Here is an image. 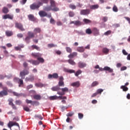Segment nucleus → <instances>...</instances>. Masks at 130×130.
I'll return each instance as SVG.
<instances>
[{
	"instance_id": "bb28decb",
	"label": "nucleus",
	"mask_w": 130,
	"mask_h": 130,
	"mask_svg": "<svg viewBox=\"0 0 130 130\" xmlns=\"http://www.w3.org/2000/svg\"><path fill=\"white\" fill-rule=\"evenodd\" d=\"M49 0H40V2H39V4L41 6H43V4H48Z\"/></svg>"
},
{
	"instance_id": "bf43d9fd",
	"label": "nucleus",
	"mask_w": 130,
	"mask_h": 130,
	"mask_svg": "<svg viewBox=\"0 0 130 130\" xmlns=\"http://www.w3.org/2000/svg\"><path fill=\"white\" fill-rule=\"evenodd\" d=\"M74 112H69L67 114V116L68 117H71L73 116V115H74Z\"/></svg>"
},
{
	"instance_id": "7ed1b4c3",
	"label": "nucleus",
	"mask_w": 130,
	"mask_h": 130,
	"mask_svg": "<svg viewBox=\"0 0 130 130\" xmlns=\"http://www.w3.org/2000/svg\"><path fill=\"white\" fill-rule=\"evenodd\" d=\"M29 75V71L27 70L24 69L22 71L20 72L19 76L21 77V79H25V76Z\"/></svg>"
},
{
	"instance_id": "4be33fe9",
	"label": "nucleus",
	"mask_w": 130,
	"mask_h": 130,
	"mask_svg": "<svg viewBox=\"0 0 130 130\" xmlns=\"http://www.w3.org/2000/svg\"><path fill=\"white\" fill-rule=\"evenodd\" d=\"M61 89L60 87L59 86H54L51 88L52 91H54L56 92H59L60 90Z\"/></svg>"
},
{
	"instance_id": "1a4fd4ad",
	"label": "nucleus",
	"mask_w": 130,
	"mask_h": 130,
	"mask_svg": "<svg viewBox=\"0 0 130 130\" xmlns=\"http://www.w3.org/2000/svg\"><path fill=\"white\" fill-rule=\"evenodd\" d=\"M91 11L90 9H83L80 11V15H83V16H87L90 14Z\"/></svg>"
},
{
	"instance_id": "ea45409f",
	"label": "nucleus",
	"mask_w": 130,
	"mask_h": 130,
	"mask_svg": "<svg viewBox=\"0 0 130 130\" xmlns=\"http://www.w3.org/2000/svg\"><path fill=\"white\" fill-rule=\"evenodd\" d=\"M8 101L9 102V105H10L11 106V105H13L14 104V103H13L14 102V100L12 98L9 99Z\"/></svg>"
},
{
	"instance_id": "20e7f679",
	"label": "nucleus",
	"mask_w": 130,
	"mask_h": 130,
	"mask_svg": "<svg viewBox=\"0 0 130 130\" xmlns=\"http://www.w3.org/2000/svg\"><path fill=\"white\" fill-rule=\"evenodd\" d=\"M14 81L19 84V87H23V85H24L23 80L19 78L15 77L14 78Z\"/></svg>"
},
{
	"instance_id": "69168bd1",
	"label": "nucleus",
	"mask_w": 130,
	"mask_h": 130,
	"mask_svg": "<svg viewBox=\"0 0 130 130\" xmlns=\"http://www.w3.org/2000/svg\"><path fill=\"white\" fill-rule=\"evenodd\" d=\"M23 109L25 111H26L27 112H29V111H30V109L28 107H24L23 108Z\"/></svg>"
},
{
	"instance_id": "2f4dec72",
	"label": "nucleus",
	"mask_w": 130,
	"mask_h": 130,
	"mask_svg": "<svg viewBox=\"0 0 130 130\" xmlns=\"http://www.w3.org/2000/svg\"><path fill=\"white\" fill-rule=\"evenodd\" d=\"M77 50L78 52H84L85 51V49L84 48V47H78Z\"/></svg>"
},
{
	"instance_id": "393cba45",
	"label": "nucleus",
	"mask_w": 130,
	"mask_h": 130,
	"mask_svg": "<svg viewBox=\"0 0 130 130\" xmlns=\"http://www.w3.org/2000/svg\"><path fill=\"white\" fill-rule=\"evenodd\" d=\"M77 55H78V53L74 52L73 53L69 54L68 55V57L69 58H74V57H75V56H77Z\"/></svg>"
},
{
	"instance_id": "4d7b16f0",
	"label": "nucleus",
	"mask_w": 130,
	"mask_h": 130,
	"mask_svg": "<svg viewBox=\"0 0 130 130\" xmlns=\"http://www.w3.org/2000/svg\"><path fill=\"white\" fill-rule=\"evenodd\" d=\"M78 117H79V119H82V118H83V117H84V114H83L82 113H78Z\"/></svg>"
},
{
	"instance_id": "c9c22d12",
	"label": "nucleus",
	"mask_w": 130,
	"mask_h": 130,
	"mask_svg": "<svg viewBox=\"0 0 130 130\" xmlns=\"http://www.w3.org/2000/svg\"><path fill=\"white\" fill-rule=\"evenodd\" d=\"M34 99L36 100H40L41 99V96L39 94H36L34 95Z\"/></svg>"
},
{
	"instance_id": "aec40b11",
	"label": "nucleus",
	"mask_w": 130,
	"mask_h": 130,
	"mask_svg": "<svg viewBox=\"0 0 130 130\" xmlns=\"http://www.w3.org/2000/svg\"><path fill=\"white\" fill-rule=\"evenodd\" d=\"M39 15L41 17H46L47 16V13L44 11H40L39 12Z\"/></svg>"
},
{
	"instance_id": "7c9ffc66",
	"label": "nucleus",
	"mask_w": 130,
	"mask_h": 130,
	"mask_svg": "<svg viewBox=\"0 0 130 130\" xmlns=\"http://www.w3.org/2000/svg\"><path fill=\"white\" fill-rule=\"evenodd\" d=\"M99 8V5L98 4L94 5H91L90 6V10H96Z\"/></svg>"
},
{
	"instance_id": "412c9836",
	"label": "nucleus",
	"mask_w": 130,
	"mask_h": 130,
	"mask_svg": "<svg viewBox=\"0 0 130 130\" xmlns=\"http://www.w3.org/2000/svg\"><path fill=\"white\" fill-rule=\"evenodd\" d=\"M64 72H65V73H68L69 74H75V70L67 68L64 69Z\"/></svg>"
},
{
	"instance_id": "473e14b6",
	"label": "nucleus",
	"mask_w": 130,
	"mask_h": 130,
	"mask_svg": "<svg viewBox=\"0 0 130 130\" xmlns=\"http://www.w3.org/2000/svg\"><path fill=\"white\" fill-rule=\"evenodd\" d=\"M32 49H36V50H38V51H40V47H38L37 45H32L31 46Z\"/></svg>"
},
{
	"instance_id": "6e6d98bb",
	"label": "nucleus",
	"mask_w": 130,
	"mask_h": 130,
	"mask_svg": "<svg viewBox=\"0 0 130 130\" xmlns=\"http://www.w3.org/2000/svg\"><path fill=\"white\" fill-rule=\"evenodd\" d=\"M50 23L53 25H54L55 24V20L53 18H51Z\"/></svg>"
},
{
	"instance_id": "72a5a7b5",
	"label": "nucleus",
	"mask_w": 130,
	"mask_h": 130,
	"mask_svg": "<svg viewBox=\"0 0 130 130\" xmlns=\"http://www.w3.org/2000/svg\"><path fill=\"white\" fill-rule=\"evenodd\" d=\"M120 89H122L124 92H126V91H128V88L124 85L121 86Z\"/></svg>"
},
{
	"instance_id": "8fccbe9b",
	"label": "nucleus",
	"mask_w": 130,
	"mask_h": 130,
	"mask_svg": "<svg viewBox=\"0 0 130 130\" xmlns=\"http://www.w3.org/2000/svg\"><path fill=\"white\" fill-rule=\"evenodd\" d=\"M30 39H31L29 37L27 36L25 39H24V41L26 42V43H30Z\"/></svg>"
},
{
	"instance_id": "5fc2aeb1",
	"label": "nucleus",
	"mask_w": 130,
	"mask_h": 130,
	"mask_svg": "<svg viewBox=\"0 0 130 130\" xmlns=\"http://www.w3.org/2000/svg\"><path fill=\"white\" fill-rule=\"evenodd\" d=\"M66 49L67 52H69V53H72V48L69 47H67Z\"/></svg>"
},
{
	"instance_id": "338daca9",
	"label": "nucleus",
	"mask_w": 130,
	"mask_h": 130,
	"mask_svg": "<svg viewBox=\"0 0 130 130\" xmlns=\"http://www.w3.org/2000/svg\"><path fill=\"white\" fill-rule=\"evenodd\" d=\"M60 99V100L65 99L67 100V96H58V99Z\"/></svg>"
},
{
	"instance_id": "a18cd8bd",
	"label": "nucleus",
	"mask_w": 130,
	"mask_h": 130,
	"mask_svg": "<svg viewBox=\"0 0 130 130\" xmlns=\"http://www.w3.org/2000/svg\"><path fill=\"white\" fill-rule=\"evenodd\" d=\"M85 32L86 34H88L89 35H90V34H92V30H91L90 28H87L86 29Z\"/></svg>"
},
{
	"instance_id": "4468645a",
	"label": "nucleus",
	"mask_w": 130,
	"mask_h": 130,
	"mask_svg": "<svg viewBox=\"0 0 130 130\" xmlns=\"http://www.w3.org/2000/svg\"><path fill=\"white\" fill-rule=\"evenodd\" d=\"M48 77L49 79H58V74L57 73H54L52 75L49 74Z\"/></svg>"
},
{
	"instance_id": "13d9d810",
	"label": "nucleus",
	"mask_w": 130,
	"mask_h": 130,
	"mask_svg": "<svg viewBox=\"0 0 130 130\" xmlns=\"http://www.w3.org/2000/svg\"><path fill=\"white\" fill-rule=\"evenodd\" d=\"M110 34H111V30H108L104 33V35H105L106 36H108V35H110Z\"/></svg>"
},
{
	"instance_id": "a19ab883",
	"label": "nucleus",
	"mask_w": 130,
	"mask_h": 130,
	"mask_svg": "<svg viewBox=\"0 0 130 130\" xmlns=\"http://www.w3.org/2000/svg\"><path fill=\"white\" fill-rule=\"evenodd\" d=\"M82 74V71L81 70H78L75 73V76L76 77H79V75H81Z\"/></svg>"
},
{
	"instance_id": "3c124183",
	"label": "nucleus",
	"mask_w": 130,
	"mask_h": 130,
	"mask_svg": "<svg viewBox=\"0 0 130 130\" xmlns=\"http://www.w3.org/2000/svg\"><path fill=\"white\" fill-rule=\"evenodd\" d=\"M113 11L115 13H117V12H118V8H117V7L116 5H114L113 7Z\"/></svg>"
},
{
	"instance_id": "49530a36",
	"label": "nucleus",
	"mask_w": 130,
	"mask_h": 130,
	"mask_svg": "<svg viewBox=\"0 0 130 130\" xmlns=\"http://www.w3.org/2000/svg\"><path fill=\"white\" fill-rule=\"evenodd\" d=\"M49 99L50 100H56V99H58V96L56 95L52 96L49 98Z\"/></svg>"
},
{
	"instance_id": "c756f323",
	"label": "nucleus",
	"mask_w": 130,
	"mask_h": 130,
	"mask_svg": "<svg viewBox=\"0 0 130 130\" xmlns=\"http://www.w3.org/2000/svg\"><path fill=\"white\" fill-rule=\"evenodd\" d=\"M5 34L7 37H11V36H13V35L14 34L13 33V31H6L5 32Z\"/></svg>"
},
{
	"instance_id": "f8f14e48",
	"label": "nucleus",
	"mask_w": 130,
	"mask_h": 130,
	"mask_svg": "<svg viewBox=\"0 0 130 130\" xmlns=\"http://www.w3.org/2000/svg\"><path fill=\"white\" fill-rule=\"evenodd\" d=\"M78 68L80 69H84V68H86L87 67V64L82 61H79L78 63Z\"/></svg>"
},
{
	"instance_id": "603ef678",
	"label": "nucleus",
	"mask_w": 130,
	"mask_h": 130,
	"mask_svg": "<svg viewBox=\"0 0 130 130\" xmlns=\"http://www.w3.org/2000/svg\"><path fill=\"white\" fill-rule=\"evenodd\" d=\"M57 45H54L53 44H49L48 45V47H49V48H51L52 47H56Z\"/></svg>"
},
{
	"instance_id": "f257e3e1",
	"label": "nucleus",
	"mask_w": 130,
	"mask_h": 130,
	"mask_svg": "<svg viewBox=\"0 0 130 130\" xmlns=\"http://www.w3.org/2000/svg\"><path fill=\"white\" fill-rule=\"evenodd\" d=\"M3 90L0 91V97H4V96H8L9 95L8 92L9 93H13L14 96H16L17 97H22V96H24L23 93H18L15 91L12 92V90H9L8 87H3Z\"/></svg>"
},
{
	"instance_id": "f3484780",
	"label": "nucleus",
	"mask_w": 130,
	"mask_h": 130,
	"mask_svg": "<svg viewBox=\"0 0 130 130\" xmlns=\"http://www.w3.org/2000/svg\"><path fill=\"white\" fill-rule=\"evenodd\" d=\"M25 101L27 104H31V105H33V106L36 105V104H38V102L37 101H32L28 99L26 100Z\"/></svg>"
},
{
	"instance_id": "58836bf2",
	"label": "nucleus",
	"mask_w": 130,
	"mask_h": 130,
	"mask_svg": "<svg viewBox=\"0 0 130 130\" xmlns=\"http://www.w3.org/2000/svg\"><path fill=\"white\" fill-rule=\"evenodd\" d=\"M74 25H75V26H81L82 22H81L80 20H77L75 21Z\"/></svg>"
},
{
	"instance_id": "6e6552de",
	"label": "nucleus",
	"mask_w": 130,
	"mask_h": 130,
	"mask_svg": "<svg viewBox=\"0 0 130 130\" xmlns=\"http://www.w3.org/2000/svg\"><path fill=\"white\" fill-rule=\"evenodd\" d=\"M14 125L18 126V129H20V125H19V123L16 122L10 121L8 124V126L9 127V128H12V126H14Z\"/></svg>"
},
{
	"instance_id": "c03bdc74",
	"label": "nucleus",
	"mask_w": 130,
	"mask_h": 130,
	"mask_svg": "<svg viewBox=\"0 0 130 130\" xmlns=\"http://www.w3.org/2000/svg\"><path fill=\"white\" fill-rule=\"evenodd\" d=\"M37 59L39 60V62H41V63H43L44 62V59L41 57L38 58Z\"/></svg>"
},
{
	"instance_id": "a878e982",
	"label": "nucleus",
	"mask_w": 130,
	"mask_h": 130,
	"mask_svg": "<svg viewBox=\"0 0 130 130\" xmlns=\"http://www.w3.org/2000/svg\"><path fill=\"white\" fill-rule=\"evenodd\" d=\"M109 49L105 47L103 48L102 52L103 53H104V54H108L109 53Z\"/></svg>"
},
{
	"instance_id": "e2e57ef3",
	"label": "nucleus",
	"mask_w": 130,
	"mask_h": 130,
	"mask_svg": "<svg viewBox=\"0 0 130 130\" xmlns=\"http://www.w3.org/2000/svg\"><path fill=\"white\" fill-rule=\"evenodd\" d=\"M8 19H10V20H13V19H14V15L8 14Z\"/></svg>"
},
{
	"instance_id": "c85d7f7f",
	"label": "nucleus",
	"mask_w": 130,
	"mask_h": 130,
	"mask_svg": "<svg viewBox=\"0 0 130 130\" xmlns=\"http://www.w3.org/2000/svg\"><path fill=\"white\" fill-rule=\"evenodd\" d=\"M27 35L29 38H34L35 37V34L32 32V31H28Z\"/></svg>"
},
{
	"instance_id": "774afa93",
	"label": "nucleus",
	"mask_w": 130,
	"mask_h": 130,
	"mask_svg": "<svg viewBox=\"0 0 130 130\" xmlns=\"http://www.w3.org/2000/svg\"><path fill=\"white\" fill-rule=\"evenodd\" d=\"M56 24L57 26H62V22L60 21H57Z\"/></svg>"
},
{
	"instance_id": "6ab92c4d",
	"label": "nucleus",
	"mask_w": 130,
	"mask_h": 130,
	"mask_svg": "<svg viewBox=\"0 0 130 130\" xmlns=\"http://www.w3.org/2000/svg\"><path fill=\"white\" fill-rule=\"evenodd\" d=\"M31 55L33 56V57H37L38 58L39 57H41L42 56V54L38 52V53H32Z\"/></svg>"
},
{
	"instance_id": "37998d69",
	"label": "nucleus",
	"mask_w": 130,
	"mask_h": 130,
	"mask_svg": "<svg viewBox=\"0 0 130 130\" xmlns=\"http://www.w3.org/2000/svg\"><path fill=\"white\" fill-rule=\"evenodd\" d=\"M99 85V82L98 81H94L91 84V87H95V86H98Z\"/></svg>"
},
{
	"instance_id": "b1692460",
	"label": "nucleus",
	"mask_w": 130,
	"mask_h": 130,
	"mask_svg": "<svg viewBox=\"0 0 130 130\" xmlns=\"http://www.w3.org/2000/svg\"><path fill=\"white\" fill-rule=\"evenodd\" d=\"M34 76H30L29 77H26L25 78V81L28 82H33L34 81Z\"/></svg>"
},
{
	"instance_id": "0eeeda50",
	"label": "nucleus",
	"mask_w": 130,
	"mask_h": 130,
	"mask_svg": "<svg viewBox=\"0 0 130 130\" xmlns=\"http://www.w3.org/2000/svg\"><path fill=\"white\" fill-rule=\"evenodd\" d=\"M99 71H101V72H103V71H107L109 72V73H113V69L107 66L105 67L104 69L100 67Z\"/></svg>"
},
{
	"instance_id": "f03ea898",
	"label": "nucleus",
	"mask_w": 130,
	"mask_h": 130,
	"mask_svg": "<svg viewBox=\"0 0 130 130\" xmlns=\"http://www.w3.org/2000/svg\"><path fill=\"white\" fill-rule=\"evenodd\" d=\"M44 10L46 11L47 12H49V11H53V12H58V11H59V8H52L51 6H46L44 7Z\"/></svg>"
},
{
	"instance_id": "680f3d73",
	"label": "nucleus",
	"mask_w": 130,
	"mask_h": 130,
	"mask_svg": "<svg viewBox=\"0 0 130 130\" xmlns=\"http://www.w3.org/2000/svg\"><path fill=\"white\" fill-rule=\"evenodd\" d=\"M103 92V89H99L96 90L97 94H101Z\"/></svg>"
},
{
	"instance_id": "864d4df0",
	"label": "nucleus",
	"mask_w": 130,
	"mask_h": 130,
	"mask_svg": "<svg viewBox=\"0 0 130 130\" xmlns=\"http://www.w3.org/2000/svg\"><path fill=\"white\" fill-rule=\"evenodd\" d=\"M15 104L16 105H21L22 104V101L21 100H16L15 101Z\"/></svg>"
},
{
	"instance_id": "4c0bfd02",
	"label": "nucleus",
	"mask_w": 130,
	"mask_h": 130,
	"mask_svg": "<svg viewBox=\"0 0 130 130\" xmlns=\"http://www.w3.org/2000/svg\"><path fill=\"white\" fill-rule=\"evenodd\" d=\"M83 21L84 22L85 24H90V23H92L91 20L86 18H84Z\"/></svg>"
},
{
	"instance_id": "0e129e2a",
	"label": "nucleus",
	"mask_w": 130,
	"mask_h": 130,
	"mask_svg": "<svg viewBox=\"0 0 130 130\" xmlns=\"http://www.w3.org/2000/svg\"><path fill=\"white\" fill-rule=\"evenodd\" d=\"M6 84L9 87H13V84H12V82H11L10 81H7L6 82Z\"/></svg>"
},
{
	"instance_id": "de8ad7c7",
	"label": "nucleus",
	"mask_w": 130,
	"mask_h": 130,
	"mask_svg": "<svg viewBox=\"0 0 130 130\" xmlns=\"http://www.w3.org/2000/svg\"><path fill=\"white\" fill-rule=\"evenodd\" d=\"M69 8L72 9V10H76V9H77V7L73 4H70Z\"/></svg>"
},
{
	"instance_id": "dca6fc26",
	"label": "nucleus",
	"mask_w": 130,
	"mask_h": 130,
	"mask_svg": "<svg viewBox=\"0 0 130 130\" xmlns=\"http://www.w3.org/2000/svg\"><path fill=\"white\" fill-rule=\"evenodd\" d=\"M50 7H51L52 9H54L56 7V3L54 0H50Z\"/></svg>"
},
{
	"instance_id": "09e8293b",
	"label": "nucleus",
	"mask_w": 130,
	"mask_h": 130,
	"mask_svg": "<svg viewBox=\"0 0 130 130\" xmlns=\"http://www.w3.org/2000/svg\"><path fill=\"white\" fill-rule=\"evenodd\" d=\"M69 17H70L71 18H73V17H74V16H75V12L73 11H70L69 13Z\"/></svg>"
},
{
	"instance_id": "e433bc0d",
	"label": "nucleus",
	"mask_w": 130,
	"mask_h": 130,
	"mask_svg": "<svg viewBox=\"0 0 130 130\" xmlns=\"http://www.w3.org/2000/svg\"><path fill=\"white\" fill-rule=\"evenodd\" d=\"M68 61L70 64H72V66H76V62L74 61L73 59H69Z\"/></svg>"
},
{
	"instance_id": "9b49d317",
	"label": "nucleus",
	"mask_w": 130,
	"mask_h": 130,
	"mask_svg": "<svg viewBox=\"0 0 130 130\" xmlns=\"http://www.w3.org/2000/svg\"><path fill=\"white\" fill-rule=\"evenodd\" d=\"M64 80V79L63 78V77L60 76L59 77V82H58L59 87H64V82H63Z\"/></svg>"
},
{
	"instance_id": "423d86ee",
	"label": "nucleus",
	"mask_w": 130,
	"mask_h": 130,
	"mask_svg": "<svg viewBox=\"0 0 130 130\" xmlns=\"http://www.w3.org/2000/svg\"><path fill=\"white\" fill-rule=\"evenodd\" d=\"M40 4H39V2L37 4L36 3H33L32 4L30 5V10H38V9H39V8H40Z\"/></svg>"
},
{
	"instance_id": "79ce46f5",
	"label": "nucleus",
	"mask_w": 130,
	"mask_h": 130,
	"mask_svg": "<svg viewBox=\"0 0 130 130\" xmlns=\"http://www.w3.org/2000/svg\"><path fill=\"white\" fill-rule=\"evenodd\" d=\"M35 86L36 87H39L40 88H42V87H44V84L41 83H36Z\"/></svg>"
},
{
	"instance_id": "ddd939ff",
	"label": "nucleus",
	"mask_w": 130,
	"mask_h": 130,
	"mask_svg": "<svg viewBox=\"0 0 130 130\" xmlns=\"http://www.w3.org/2000/svg\"><path fill=\"white\" fill-rule=\"evenodd\" d=\"M92 33L94 36H98V35H100V32L99 31V29H98L96 27H94L92 28Z\"/></svg>"
},
{
	"instance_id": "39448f33",
	"label": "nucleus",
	"mask_w": 130,
	"mask_h": 130,
	"mask_svg": "<svg viewBox=\"0 0 130 130\" xmlns=\"http://www.w3.org/2000/svg\"><path fill=\"white\" fill-rule=\"evenodd\" d=\"M61 91H58L57 94L58 95H60L61 96H63V95L66 94V92H69V88L68 87H64L61 88Z\"/></svg>"
},
{
	"instance_id": "a211bd4d",
	"label": "nucleus",
	"mask_w": 130,
	"mask_h": 130,
	"mask_svg": "<svg viewBox=\"0 0 130 130\" xmlns=\"http://www.w3.org/2000/svg\"><path fill=\"white\" fill-rule=\"evenodd\" d=\"M27 17L29 21H32V22H35V21H36V18L33 14H29Z\"/></svg>"
},
{
	"instance_id": "5701e85b",
	"label": "nucleus",
	"mask_w": 130,
	"mask_h": 130,
	"mask_svg": "<svg viewBox=\"0 0 130 130\" xmlns=\"http://www.w3.org/2000/svg\"><path fill=\"white\" fill-rule=\"evenodd\" d=\"M80 81L73 82L71 84V86H72V87H76V88H79V87H80Z\"/></svg>"
},
{
	"instance_id": "052dcab7",
	"label": "nucleus",
	"mask_w": 130,
	"mask_h": 130,
	"mask_svg": "<svg viewBox=\"0 0 130 130\" xmlns=\"http://www.w3.org/2000/svg\"><path fill=\"white\" fill-rule=\"evenodd\" d=\"M32 88H33V85H32V84H29V85H27L26 86V89L27 90H29L30 89H32Z\"/></svg>"
},
{
	"instance_id": "9d476101",
	"label": "nucleus",
	"mask_w": 130,
	"mask_h": 130,
	"mask_svg": "<svg viewBox=\"0 0 130 130\" xmlns=\"http://www.w3.org/2000/svg\"><path fill=\"white\" fill-rule=\"evenodd\" d=\"M15 27L20 30V31H25V28H24L23 24L21 23H15Z\"/></svg>"
},
{
	"instance_id": "f704fd0d",
	"label": "nucleus",
	"mask_w": 130,
	"mask_h": 130,
	"mask_svg": "<svg viewBox=\"0 0 130 130\" xmlns=\"http://www.w3.org/2000/svg\"><path fill=\"white\" fill-rule=\"evenodd\" d=\"M2 12L4 13V14H8V13L9 12V9L7 7H4L2 9Z\"/></svg>"
},
{
	"instance_id": "2eb2a0df",
	"label": "nucleus",
	"mask_w": 130,
	"mask_h": 130,
	"mask_svg": "<svg viewBox=\"0 0 130 130\" xmlns=\"http://www.w3.org/2000/svg\"><path fill=\"white\" fill-rule=\"evenodd\" d=\"M28 62H30V63H32L34 66H38L40 62L38 60H27Z\"/></svg>"
},
{
	"instance_id": "cd10ccee",
	"label": "nucleus",
	"mask_w": 130,
	"mask_h": 130,
	"mask_svg": "<svg viewBox=\"0 0 130 130\" xmlns=\"http://www.w3.org/2000/svg\"><path fill=\"white\" fill-rule=\"evenodd\" d=\"M34 32L35 34H37L38 33H41V28L39 27H36L34 29Z\"/></svg>"
}]
</instances>
